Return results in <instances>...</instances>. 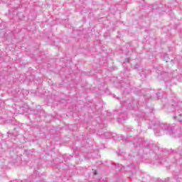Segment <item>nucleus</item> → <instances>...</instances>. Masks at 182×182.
Segmentation results:
<instances>
[{
	"instance_id": "1",
	"label": "nucleus",
	"mask_w": 182,
	"mask_h": 182,
	"mask_svg": "<svg viewBox=\"0 0 182 182\" xmlns=\"http://www.w3.org/2000/svg\"><path fill=\"white\" fill-rule=\"evenodd\" d=\"M94 174H95V175H96V174H97L96 171L94 173Z\"/></svg>"
},
{
	"instance_id": "2",
	"label": "nucleus",
	"mask_w": 182,
	"mask_h": 182,
	"mask_svg": "<svg viewBox=\"0 0 182 182\" xmlns=\"http://www.w3.org/2000/svg\"><path fill=\"white\" fill-rule=\"evenodd\" d=\"M177 117H174V119H176Z\"/></svg>"
}]
</instances>
